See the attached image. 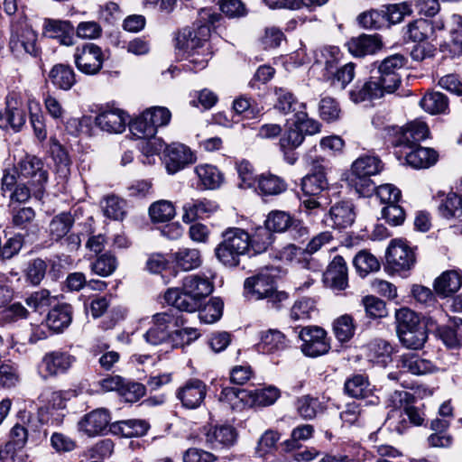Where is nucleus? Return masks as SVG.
Segmentation results:
<instances>
[{
	"mask_svg": "<svg viewBox=\"0 0 462 462\" xmlns=\"http://www.w3.org/2000/svg\"><path fill=\"white\" fill-rule=\"evenodd\" d=\"M406 63L407 59L399 53L385 58L367 81L356 83L349 93L350 99L360 103L394 92L401 84L400 70Z\"/></svg>",
	"mask_w": 462,
	"mask_h": 462,
	"instance_id": "1",
	"label": "nucleus"
},
{
	"mask_svg": "<svg viewBox=\"0 0 462 462\" xmlns=\"http://www.w3.org/2000/svg\"><path fill=\"white\" fill-rule=\"evenodd\" d=\"M213 282L204 274L187 275L181 289L171 288L164 294L165 301L177 310L195 312L213 291Z\"/></svg>",
	"mask_w": 462,
	"mask_h": 462,
	"instance_id": "2",
	"label": "nucleus"
},
{
	"mask_svg": "<svg viewBox=\"0 0 462 462\" xmlns=\"http://www.w3.org/2000/svg\"><path fill=\"white\" fill-rule=\"evenodd\" d=\"M219 262L227 267H236L240 257L250 254L249 233L239 227H228L222 233V241L215 250Z\"/></svg>",
	"mask_w": 462,
	"mask_h": 462,
	"instance_id": "3",
	"label": "nucleus"
},
{
	"mask_svg": "<svg viewBox=\"0 0 462 462\" xmlns=\"http://www.w3.org/2000/svg\"><path fill=\"white\" fill-rule=\"evenodd\" d=\"M397 334L401 343L410 349H420L428 338L426 327L420 323L418 315L407 308L395 313Z\"/></svg>",
	"mask_w": 462,
	"mask_h": 462,
	"instance_id": "4",
	"label": "nucleus"
},
{
	"mask_svg": "<svg viewBox=\"0 0 462 462\" xmlns=\"http://www.w3.org/2000/svg\"><path fill=\"white\" fill-rule=\"evenodd\" d=\"M382 168L379 158L370 155L360 156L352 163L347 180L357 193L368 196L374 189V184L370 177L379 173Z\"/></svg>",
	"mask_w": 462,
	"mask_h": 462,
	"instance_id": "5",
	"label": "nucleus"
},
{
	"mask_svg": "<svg viewBox=\"0 0 462 462\" xmlns=\"http://www.w3.org/2000/svg\"><path fill=\"white\" fill-rule=\"evenodd\" d=\"M67 398L60 391L43 390L38 397V416L41 422L59 426L65 417Z\"/></svg>",
	"mask_w": 462,
	"mask_h": 462,
	"instance_id": "6",
	"label": "nucleus"
},
{
	"mask_svg": "<svg viewBox=\"0 0 462 462\" xmlns=\"http://www.w3.org/2000/svg\"><path fill=\"white\" fill-rule=\"evenodd\" d=\"M384 269L388 273L400 274L409 271L415 263V254L407 242L393 239L386 250Z\"/></svg>",
	"mask_w": 462,
	"mask_h": 462,
	"instance_id": "7",
	"label": "nucleus"
},
{
	"mask_svg": "<svg viewBox=\"0 0 462 462\" xmlns=\"http://www.w3.org/2000/svg\"><path fill=\"white\" fill-rule=\"evenodd\" d=\"M18 179L27 180V183L32 187L35 197H40L48 180L47 170L43 162L33 155H26L18 163L16 168Z\"/></svg>",
	"mask_w": 462,
	"mask_h": 462,
	"instance_id": "8",
	"label": "nucleus"
},
{
	"mask_svg": "<svg viewBox=\"0 0 462 462\" xmlns=\"http://www.w3.org/2000/svg\"><path fill=\"white\" fill-rule=\"evenodd\" d=\"M414 397L411 393L406 391H395L391 395V401L393 402V406L395 409L403 408V411L410 421L414 425H421L423 422V416L420 412L418 409L411 405ZM401 418V412L397 410L393 411L392 415L387 419V422L389 426L393 428V430H396L398 433H402L407 427L404 420H402L398 422V424L393 425V419L395 417Z\"/></svg>",
	"mask_w": 462,
	"mask_h": 462,
	"instance_id": "9",
	"label": "nucleus"
},
{
	"mask_svg": "<svg viewBox=\"0 0 462 462\" xmlns=\"http://www.w3.org/2000/svg\"><path fill=\"white\" fill-rule=\"evenodd\" d=\"M210 29L207 24L199 26L196 30L184 28L178 32L176 37V49L178 54L181 57L186 56L191 51H201L208 48V39Z\"/></svg>",
	"mask_w": 462,
	"mask_h": 462,
	"instance_id": "10",
	"label": "nucleus"
},
{
	"mask_svg": "<svg viewBox=\"0 0 462 462\" xmlns=\"http://www.w3.org/2000/svg\"><path fill=\"white\" fill-rule=\"evenodd\" d=\"M299 337L302 341L300 349L310 357H317L327 354L330 345L327 338V332L319 327L307 326L300 329Z\"/></svg>",
	"mask_w": 462,
	"mask_h": 462,
	"instance_id": "11",
	"label": "nucleus"
},
{
	"mask_svg": "<svg viewBox=\"0 0 462 462\" xmlns=\"http://www.w3.org/2000/svg\"><path fill=\"white\" fill-rule=\"evenodd\" d=\"M73 57L77 69L86 75H96L102 69L103 51L99 46L94 43L78 46Z\"/></svg>",
	"mask_w": 462,
	"mask_h": 462,
	"instance_id": "12",
	"label": "nucleus"
},
{
	"mask_svg": "<svg viewBox=\"0 0 462 462\" xmlns=\"http://www.w3.org/2000/svg\"><path fill=\"white\" fill-rule=\"evenodd\" d=\"M195 161L194 152L185 144L173 143L164 150L163 162L170 174L178 172Z\"/></svg>",
	"mask_w": 462,
	"mask_h": 462,
	"instance_id": "13",
	"label": "nucleus"
},
{
	"mask_svg": "<svg viewBox=\"0 0 462 462\" xmlns=\"http://www.w3.org/2000/svg\"><path fill=\"white\" fill-rule=\"evenodd\" d=\"M36 41L37 34L31 27L23 24L13 26L10 37V48L13 52L20 54L23 51L36 55Z\"/></svg>",
	"mask_w": 462,
	"mask_h": 462,
	"instance_id": "14",
	"label": "nucleus"
},
{
	"mask_svg": "<svg viewBox=\"0 0 462 462\" xmlns=\"http://www.w3.org/2000/svg\"><path fill=\"white\" fill-rule=\"evenodd\" d=\"M74 362V357L68 353L52 351L44 355L39 365V373L46 379L65 373Z\"/></svg>",
	"mask_w": 462,
	"mask_h": 462,
	"instance_id": "15",
	"label": "nucleus"
},
{
	"mask_svg": "<svg viewBox=\"0 0 462 462\" xmlns=\"http://www.w3.org/2000/svg\"><path fill=\"white\" fill-rule=\"evenodd\" d=\"M129 116L119 108L105 109L97 114L95 124L102 131L109 134H120L125 131Z\"/></svg>",
	"mask_w": 462,
	"mask_h": 462,
	"instance_id": "16",
	"label": "nucleus"
},
{
	"mask_svg": "<svg viewBox=\"0 0 462 462\" xmlns=\"http://www.w3.org/2000/svg\"><path fill=\"white\" fill-rule=\"evenodd\" d=\"M110 420L108 410L98 408L86 414L79 421V430L88 437H95L102 434L106 430Z\"/></svg>",
	"mask_w": 462,
	"mask_h": 462,
	"instance_id": "17",
	"label": "nucleus"
},
{
	"mask_svg": "<svg viewBox=\"0 0 462 462\" xmlns=\"http://www.w3.org/2000/svg\"><path fill=\"white\" fill-rule=\"evenodd\" d=\"M206 394L207 387L205 383L198 379L189 380L176 393L177 398L188 409L198 408L202 403Z\"/></svg>",
	"mask_w": 462,
	"mask_h": 462,
	"instance_id": "18",
	"label": "nucleus"
},
{
	"mask_svg": "<svg viewBox=\"0 0 462 462\" xmlns=\"http://www.w3.org/2000/svg\"><path fill=\"white\" fill-rule=\"evenodd\" d=\"M42 30L45 35L57 39L61 45L74 44V26L69 21L46 18Z\"/></svg>",
	"mask_w": 462,
	"mask_h": 462,
	"instance_id": "19",
	"label": "nucleus"
},
{
	"mask_svg": "<svg viewBox=\"0 0 462 462\" xmlns=\"http://www.w3.org/2000/svg\"><path fill=\"white\" fill-rule=\"evenodd\" d=\"M172 321L173 317L169 313L155 314L152 318L153 325L144 334L146 342L154 346L170 342L169 327Z\"/></svg>",
	"mask_w": 462,
	"mask_h": 462,
	"instance_id": "20",
	"label": "nucleus"
},
{
	"mask_svg": "<svg viewBox=\"0 0 462 462\" xmlns=\"http://www.w3.org/2000/svg\"><path fill=\"white\" fill-rule=\"evenodd\" d=\"M264 225L272 233H283L289 228H299L300 236L307 235V228L301 223L294 219L289 213L281 210H273L264 221Z\"/></svg>",
	"mask_w": 462,
	"mask_h": 462,
	"instance_id": "21",
	"label": "nucleus"
},
{
	"mask_svg": "<svg viewBox=\"0 0 462 462\" xmlns=\"http://www.w3.org/2000/svg\"><path fill=\"white\" fill-rule=\"evenodd\" d=\"M205 442L210 448H221L234 444L236 431L231 426H205Z\"/></svg>",
	"mask_w": 462,
	"mask_h": 462,
	"instance_id": "22",
	"label": "nucleus"
},
{
	"mask_svg": "<svg viewBox=\"0 0 462 462\" xmlns=\"http://www.w3.org/2000/svg\"><path fill=\"white\" fill-rule=\"evenodd\" d=\"M429 134V127L423 121L414 120L402 129L396 141V146L412 148L418 143L426 139Z\"/></svg>",
	"mask_w": 462,
	"mask_h": 462,
	"instance_id": "23",
	"label": "nucleus"
},
{
	"mask_svg": "<svg viewBox=\"0 0 462 462\" xmlns=\"http://www.w3.org/2000/svg\"><path fill=\"white\" fill-rule=\"evenodd\" d=\"M328 186L325 168L319 162H313L311 172L301 180V189L306 195L316 196Z\"/></svg>",
	"mask_w": 462,
	"mask_h": 462,
	"instance_id": "24",
	"label": "nucleus"
},
{
	"mask_svg": "<svg viewBox=\"0 0 462 462\" xmlns=\"http://www.w3.org/2000/svg\"><path fill=\"white\" fill-rule=\"evenodd\" d=\"M328 285L336 291H343L347 286V267L342 256L337 255L324 273Z\"/></svg>",
	"mask_w": 462,
	"mask_h": 462,
	"instance_id": "25",
	"label": "nucleus"
},
{
	"mask_svg": "<svg viewBox=\"0 0 462 462\" xmlns=\"http://www.w3.org/2000/svg\"><path fill=\"white\" fill-rule=\"evenodd\" d=\"M217 203L206 199H191L182 207V220L185 223H191L199 217H207L217 211Z\"/></svg>",
	"mask_w": 462,
	"mask_h": 462,
	"instance_id": "26",
	"label": "nucleus"
},
{
	"mask_svg": "<svg viewBox=\"0 0 462 462\" xmlns=\"http://www.w3.org/2000/svg\"><path fill=\"white\" fill-rule=\"evenodd\" d=\"M273 282V278L270 274L261 273L245 281V290L255 300H262L272 292Z\"/></svg>",
	"mask_w": 462,
	"mask_h": 462,
	"instance_id": "27",
	"label": "nucleus"
},
{
	"mask_svg": "<svg viewBox=\"0 0 462 462\" xmlns=\"http://www.w3.org/2000/svg\"><path fill=\"white\" fill-rule=\"evenodd\" d=\"M381 41L375 35L362 34L350 39L347 43L349 52L356 57L374 54L381 48Z\"/></svg>",
	"mask_w": 462,
	"mask_h": 462,
	"instance_id": "28",
	"label": "nucleus"
},
{
	"mask_svg": "<svg viewBox=\"0 0 462 462\" xmlns=\"http://www.w3.org/2000/svg\"><path fill=\"white\" fill-rule=\"evenodd\" d=\"M16 100H7V107L5 112L0 113V128H11L18 132L25 124V113L17 106Z\"/></svg>",
	"mask_w": 462,
	"mask_h": 462,
	"instance_id": "29",
	"label": "nucleus"
},
{
	"mask_svg": "<svg viewBox=\"0 0 462 462\" xmlns=\"http://www.w3.org/2000/svg\"><path fill=\"white\" fill-rule=\"evenodd\" d=\"M410 149L405 152L406 162L415 169L429 168L438 160V153L431 148L415 145Z\"/></svg>",
	"mask_w": 462,
	"mask_h": 462,
	"instance_id": "30",
	"label": "nucleus"
},
{
	"mask_svg": "<svg viewBox=\"0 0 462 462\" xmlns=\"http://www.w3.org/2000/svg\"><path fill=\"white\" fill-rule=\"evenodd\" d=\"M72 320V308L69 304L55 306L46 318V325L54 332H61L68 328Z\"/></svg>",
	"mask_w": 462,
	"mask_h": 462,
	"instance_id": "31",
	"label": "nucleus"
},
{
	"mask_svg": "<svg viewBox=\"0 0 462 462\" xmlns=\"http://www.w3.org/2000/svg\"><path fill=\"white\" fill-rule=\"evenodd\" d=\"M257 346L263 353L274 354L284 350L288 346V342L281 331L269 329L260 333V342Z\"/></svg>",
	"mask_w": 462,
	"mask_h": 462,
	"instance_id": "32",
	"label": "nucleus"
},
{
	"mask_svg": "<svg viewBox=\"0 0 462 462\" xmlns=\"http://www.w3.org/2000/svg\"><path fill=\"white\" fill-rule=\"evenodd\" d=\"M398 365L407 372L417 375L429 374L435 370V365L431 361L421 358L414 353L402 355Z\"/></svg>",
	"mask_w": 462,
	"mask_h": 462,
	"instance_id": "33",
	"label": "nucleus"
},
{
	"mask_svg": "<svg viewBox=\"0 0 462 462\" xmlns=\"http://www.w3.org/2000/svg\"><path fill=\"white\" fill-rule=\"evenodd\" d=\"M251 392L236 387L223 388L219 394V401L233 410L240 411L250 405Z\"/></svg>",
	"mask_w": 462,
	"mask_h": 462,
	"instance_id": "34",
	"label": "nucleus"
},
{
	"mask_svg": "<svg viewBox=\"0 0 462 462\" xmlns=\"http://www.w3.org/2000/svg\"><path fill=\"white\" fill-rule=\"evenodd\" d=\"M462 285V276L455 270L446 271L434 282L436 292L441 296H449L459 290Z\"/></svg>",
	"mask_w": 462,
	"mask_h": 462,
	"instance_id": "35",
	"label": "nucleus"
},
{
	"mask_svg": "<svg viewBox=\"0 0 462 462\" xmlns=\"http://www.w3.org/2000/svg\"><path fill=\"white\" fill-rule=\"evenodd\" d=\"M74 224V217L69 212H61L54 216L48 226L47 232L53 241H60L65 237Z\"/></svg>",
	"mask_w": 462,
	"mask_h": 462,
	"instance_id": "36",
	"label": "nucleus"
},
{
	"mask_svg": "<svg viewBox=\"0 0 462 462\" xmlns=\"http://www.w3.org/2000/svg\"><path fill=\"white\" fill-rule=\"evenodd\" d=\"M329 216L333 225L338 228L350 226L356 219L354 205L349 201H341L331 207Z\"/></svg>",
	"mask_w": 462,
	"mask_h": 462,
	"instance_id": "37",
	"label": "nucleus"
},
{
	"mask_svg": "<svg viewBox=\"0 0 462 462\" xmlns=\"http://www.w3.org/2000/svg\"><path fill=\"white\" fill-rule=\"evenodd\" d=\"M257 189L262 195L275 196L287 189L283 179L270 172H264L256 177Z\"/></svg>",
	"mask_w": 462,
	"mask_h": 462,
	"instance_id": "38",
	"label": "nucleus"
},
{
	"mask_svg": "<svg viewBox=\"0 0 462 462\" xmlns=\"http://www.w3.org/2000/svg\"><path fill=\"white\" fill-rule=\"evenodd\" d=\"M49 78L55 87L62 90L70 89L76 83L73 69L66 64L54 65L49 73Z\"/></svg>",
	"mask_w": 462,
	"mask_h": 462,
	"instance_id": "39",
	"label": "nucleus"
},
{
	"mask_svg": "<svg viewBox=\"0 0 462 462\" xmlns=\"http://www.w3.org/2000/svg\"><path fill=\"white\" fill-rule=\"evenodd\" d=\"M250 253L259 254L267 251L273 243V234L264 226L255 227L252 234H249Z\"/></svg>",
	"mask_w": 462,
	"mask_h": 462,
	"instance_id": "40",
	"label": "nucleus"
},
{
	"mask_svg": "<svg viewBox=\"0 0 462 462\" xmlns=\"http://www.w3.org/2000/svg\"><path fill=\"white\" fill-rule=\"evenodd\" d=\"M438 333L448 347H459L462 346V319H454L448 325L439 328Z\"/></svg>",
	"mask_w": 462,
	"mask_h": 462,
	"instance_id": "41",
	"label": "nucleus"
},
{
	"mask_svg": "<svg viewBox=\"0 0 462 462\" xmlns=\"http://www.w3.org/2000/svg\"><path fill=\"white\" fill-rule=\"evenodd\" d=\"M370 361L385 366L392 360L393 346L383 339H374L367 346Z\"/></svg>",
	"mask_w": 462,
	"mask_h": 462,
	"instance_id": "42",
	"label": "nucleus"
},
{
	"mask_svg": "<svg viewBox=\"0 0 462 462\" xmlns=\"http://www.w3.org/2000/svg\"><path fill=\"white\" fill-rule=\"evenodd\" d=\"M304 140V134L300 127L296 125V116L293 115L288 120V127L282 138L280 139V146L283 151L293 150L298 148Z\"/></svg>",
	"mask_w": 462,
	"mask_h": 462,
	"instance_id": "43",
	"label": "nucleus"
},
{
	"mask_svg": "<svg viewBox=\"0 0 462 462\" xmlns=\"http://www.w3.org/2000/svg\"><path fill=\"white\" fill-rule=\"evenodd\" d=\"M201 185L205 189H214L221 184L223 177L218 169L210 164H200L195 168Z\"/></svg>",
	"mask_w": 462,
	"mask_h": 462,
	"instance_id": "44",
	"label": "nucleus"
},
{
	"mask_svg": "<svg viewBox=\"0 0 462 462\" xmlns=\"http://www.w3.org/2000/svg\"><path fill=\"white\" fill-rule=\"evenodd\" d=\"M420 105L431 115L443 114L448 109V97L440 92L427 93L420 101Z\"/></svg>",
	"mask_w": 462,
	"mask_h": 462,
	"instance_id": "45",
	"label": "nucleus"
},
{
	"mask_svg": "<svg viewBox=\"0 0 462 462\" xmlns=\"http://www.w3.org/2000/svg\"><path fill=\"white\" fill-rule=\"evenodd\" d=\"M175 266L181 271L198 268L201 263L199 252L196 249L182 248L173 254Z\"/></svg>",
	"mask_w": 462,
	"mask_h": 462,
	"instance_id": "46",
	"label": "nucleus"
},
{
	"mask_svg": "<svg viewBox=\"0 0 462 462\" xmlns=\"http://www.w3.org/2000/svg\"><path fill=\"white\" fill-rule=\"evenodd\" d=\"M118 266L117 258L111 252H106L97 256L91 263V271L101 277L112 275Z\"/></svg>",
	"mask_w": 462,
	"mask_h": 462,
	"instance_id": "47",
	"label": "nucleus"
},
{
	"mask_svg": "<svg viewBox=\"0 0 462 462\" xmlns=\"http://www.w3.org/2000/svg\"><path fill=\"white\" fill-rule=\"evenodd\" d=\"M176 214L175 207L170 200H158L149 208V215L152 222L164 223L171 220Z\"/></svg>",
	"mask_w": 462,
	"mask_h": 462,
	"instance_id": "48",
	"label": "nucleus"
},
{
	"mask_svg": "<svg viewBox=\"0 0 462 462\" xmlns=\"http://www.w3.org/2000/svg\"><path fill=\"white\" fill-rule=\"evenodd\" d=\"M345 392L352 398L363 399L370 394L371 389L367 379L364 375L356 374L346 381Z\"/></svg>",
	"mask_w": 462,
	"mask_h": 462,
	"instance_id": "49",
	"label": "nucleus"
},
{
	"mask_svg": "<svg viewBox=\"0 0 462 462\" xmlns=\"http://www.w3.org/2000/svg\"><path fill=\"white\" fill-rule=\"evenodd\" d=\"M440 215L445 218H457L462 216V197L449 192L439 207Z\"/></svg>",
	"mask_w": 462,
	"mask_h": 462,
	"instance_id": "50",
	"label": "nucleus"
},
{
	"mask_svg": "<svg viewBox=\"0 0 462 462\" xmlns=\"http://www.w3.org/2000/svg\"><path fill=\"white\" fill-rule=\"evenodd\" d=\"M353 263L356 272L363 277L380 269V263L377 258L365 250H362L356 254L353 260Z\"/></svg>",
	"mask_w": 462,
	"mask_h": 462,
	"instance_id": "51",
	"label": "nucleus"
},
{
	"mask_svg": "<svg viewBox=\"0 0 462 462\" xmlns=\"http://www.w3.org/2000/svg\"><path fill=\"white\" fill-rule=\"evenodd\" d=\"M128 125L131 133L140 139L153 137L157 132L149 120V116H146L145 110L133 121H128Z\"/></svg>",
	"mask_w": 462,
	"mask_h": 462,
	"instance_id": "52",
	"label": "nucleus"
},
{
	"mask_svg": "<svg viewBox=\"0 0 462 462\" xmlns=\"http://www.w3.org/2000/svg\"><path fill=\"white\" fill-rule=\"evenodd\" d=\"M104 215L114 220H122L125 214V202L116 196L110 195L101 202Z\"/></svg>",
	"mask_w": 462,
	"mask_h": 462,
	"instance_id": "53",
	"label": "nucleus"
},
{
	"mask_svg": "<svg viewBox=\"0 0 462 462\" xmlns=\"http://www.w3.org/2000/svg\"><path fill=\"white\" fill-rule=\"evenodd\" d=\"M323 407L318 398L305 395L298 399L297 411L298 413L305 420H311L321 412Z\"/></svg>",
	"mask_w": 462,
	"mask_h": 462,
	"instance_id": "54",
	"label": "nucleus"
},
{
	"mask_svg": "<svg viewBox=\"0 0 462 462\" xmlns=\"http://www.w3.org/2000/svg\"><path fill=\"white\" fill-rule=\"evenodd\" d=\"M28 108L30 111L31 125L33 128L35 136L40 141L45 140L47 137V131L44 124V116L41 111L39 104L33 100H30L28 102Z\"/></svg>",
	"mask_w": 462,
	"mask_h": 462,
	"instance_id": "55",
	"label": "nucleus"
},
{
	"mask_svg": "<svg viewBox=\"0 0 462 462\" xmlns=\"http://www.w3.org/2000/svg\"><path fill=\"white\" fill-rule=\"evenodd\" d=\"M432 29L430 21L419 19L407 25L405 36L413 42H422L432 32Z\"/></svg>",
	"mask_w": 462,
	"mask_h": 462,
	"instance_id": "56",
	"label": "nucleus"
},
{
	"mask_svg": "<svg viewBox=\"0 0 462 462\" xmlns=\"http://www.w3.org/2000/svg\"><path fill=\"white\" fill-rule=\"evenodd\" d=\"M274 93L277 97L275 107L283 114H287L289 112L296 113L297 106L304 108V105L298 104L292 93L290 92L287 88H275Z\"/></svg>",
	"mask_w": 462,
	"mask_h": 462,
	"instance_id": "57",
	"label": "nucleus"
},
{
	"mask_svg": "<svg viewBox=\"0 0 462 462\" xmlns=\"http://www.w3.org/2000/svg\"><path fill=\"white\" fill-rule=\"evenodd\" d=\"M385 18V26L401 23L405 15L411 14V5L407 3L389 5L382 9Z\"/></svg>",
	"mask_w": 462,
	"mask_h": 462,
	"instance_id": "58",
	"label": "nucleus"
},
{
	"mask_svg": "<svg viewBox=\"0 0 462 462\" xmlns=\"http://www.w3.org/2000/svg\"><path fill=\"white\" fill-rule=\"evenodd\" d=\"M280 395V390L275 386L258 389L254 392H251L250 405L257 404L260 406H269L273 404Z\"/></svg>",
	"mask_w": 462,
	"mask_h": 462,
	"instance_id": "59",
	"label": "nucleus"
},
{
	"mask_svg": "<svg viewBox=\"0 0 462 462\" xmlns=\"http://www.w3.org/2000/svg\"><path fill=\"white\" fill-rule=\"evenodd\" d=\"M333 331L340 342L348 341L355 332L352 317L346 314L337 319L333 323Z\"/></svg>",
	"mask_w": 462,
	"mask_h": 462,
	"instance_id": "60",
	"label": "nucleus"
},
{
	"mask_svg": "<svg viewBox=\"0 0 462 462\" xmlns=\"http://www.w3.org/2000/svg\"><path fill=\"white\" fill-rule=\"evenodd\" d=\"M122 434L126 438L140 437L144 435L150 428L144 420H127L117 423Z\"/></svg>",
	"mask_w": 462,
	"mask_h": 462,
	"instance_id": "61",
	"label": "nucleus"
},
{
	"mask_svg": "<svg viewBox=\"0 0 462 462\" xmlns=\"http://www.w3.org/2000/svg\"><path fill=\"white\" fill-rule=\"evenodd\" d=\"M210 58L211 53L208 51V47L206 49H201V51L199 50L196 51H191L190 53L182 57V59L188 62L185 67L194 72H198L205 69Z\"/></svg>",
	"mask_w": 462,
	"mask_h": 462,
	"instance_id": "62",
	"label": "nucleus"
},
{
	"mask_svg": "<svg viewBox=\"0 0 462 462\" xmlns=\"http://www.w3.org/2000/svg\"><path fill=\"white\" fill-rule=\"evenodd\" d=\"M47 263L41 258H35L28 263L25 269L26 281L32 285H38L45 276Z\"/></svg>",
	"mask_w": 462,
	"mask_h": 462,
	"instance_id": "63",
	"label": "nucleus"
},
{
	"mask_svg": "<svg viewBox=\"0 0 462 462\" xmlns=\"http://www.w3.org/2000/svg\"><path fill=\"white\" fill-rule=\"evenodd\" d=\"M450 38L455 55L462 53V16L454 14L450 16Z\"/></svg>",
	"mask_w": 462,
	"mask_h": 462,
	"instance_id": "64",
	"label": "nucleus"
}]
</instances>
